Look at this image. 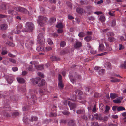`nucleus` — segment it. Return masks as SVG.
I'll return each mask as SVG.
<instances>
[{
  "mask_svg": "<svg viewBox=\"0 0 126 126\" xmlns=\"http://www.w3.org/2000/svg\"><path fill=\"white\" fill-rule=\"evenodd\" d=\"M26 28L23 31H25L26 32H32L34 28V26L33 24L30 22H27L26 24Z\"/></svg>",
  "mask_w": 126,
  "mask_h": 126,
  "instance_id": "nucleus-1",
  "label": "nucleus"
},
{
  "mask_svg": "<svg viewBox=\"0 0 126 126\" xmlns=\"http://www.w3.org/2000/svg\"><path fill=\"white\" fill-rule=\"evenodd\" d=\"M47 18L46 17L40 16L38 17L37 21L40 26H43L44 25V22H47Z\"/></svg>",
  "mask_w": 126,
  "mask_h": 126,
  "instance_id": "nucleus-2",
  "label": "nucleus"
},
{
  "mask_svg": "<svg viewBox=\"0 0 126 126\" xmlns=\"http://www.w3.org/2000/svg\"><path fill=\"white\" fill-rule=\"evenodd\" d=\"M14 9L16 11L25 14H29V13L28 11L24 8L19 7H15Z\"/></svg>",
  "mask_w": 126,
  "mask_h": 126,
  "instance_id": "nucleus-3",
  "label": "nucleus"
},
{
  "mask_svg": "<svg viewBox=\"0 0 126 126\" xmlns=\"http://www.w3.org/2000/svg\"><path fill=\"white\" fill-rule=\"evenodd\" d=\"M67 102L71 109H72L76 108V104L73 103L69 101H67Z\"/></svg>",
  "mask_w": 126,
  "mask_h": 126,
  "instance_id": "nucleus-4",
  "label": "nucleus"
},
{
  "mask_svg": "<svg viewBox=\"0 0 126 126\" xmlns=\"http://www.w3.org/2000/svg\"><path fill=\"white\" fill-rule=\"evenodd\" d=\"M40 79V78L39 77L32 79L31 81L34 85H35L38 83Z\"/></svg>",
  "mask_w": 126,
  "mask_h": 126,
  "instance_id": "nucleus-5",
  "label": "nucleus"
},
{
  "mask_svg": "<svg viewBox=\"0 0 126 126\" xmlns=\"http://www.w3.org/2000/svg\"><path fill=\"white\" fill-rule=\"evenodd\" d=\"M45 80L42 79L40 78V80L39 81L38 84V86H43L45 84Z\"/></svg>",
  "mask_w": 126,
  "mask_h": 126,
  "instance_id": "nucleus-6",
  "label": "nucleus"
},
{
  "mask_svg": "<svg viewBox=\"0 0 126 126\" xmlns=\"http://www.w3.org/2000/svg\"><path fill=\"white\" fill-rule=\"evenodd\" d=\"M82 46L81 42H76L74 45V47L75 48L80 47Z\"/></svg>",
  "mask_w": 126,
  "mask_h": 126,
  "instance_id": "nucleus-7",
  "label": "nucleus"
},
{
  "mask_svg": "<svg viewBox=\"0 0 126 126\" xmlns=\"http://www.w3.org/2000/svg\"><path fill=\"white\" fill-rule=\"evenodd\" d=\"M8 28L7 25L5 24H1L0 26V29L2 30H6Z\"/></svg>",
  "mask_w": 126,
  "mask_h": 126,
  "instance_id": "nucleus-8",
  "label": "nucleus"
},
{
  "mask_svg": "<svg viewBox=\"0 0 126 126\" xmlns=\"http://www.w3.org/2000/svg\"><path fill=\"white\" fill-rule=\"evenodd\" d=\"M17 79L18 82L20 83L23 84L25 82V80L23 78L20 77L17 78Z\"/></svg>",
  "mask_w": 126,
  "mask_h": 126,
  "instance_id": "nucleus-9",
  "label": "nucleus"
},
{
  "mask_svg": "<svg viewBox=\"0 0 126 126\" xmlns=\"http://www.w3.org/2000/svg\"><path fill=\"white\" fill-rule=\"evenodd\" d=\"M35 67L36 69L39 70L42 69L44 68L43 65H35Z\"/></svg>",
  "mask_w": 126,
  "mask_h": 126,
  "instance_id": "nucleus-10",
  "label": "nucleus"
},
{
  "mask_svg": "<svg viewBox=\"0 0 126 126\" xmlns=\"http://www.w3.org/2000/svg\"><path fill=\"white\" fill-rule=\"evenodd\" d=\"M117 96V94H116L111 93L110 94V97L112 99H114Z\"/></svg>",
  "mask_w": 126,
  "mask_h": 126,
  "instance_id": "nucleus-11",
  "label": "nucleus"
},
{
  "mask_svg": "<svg viewBox=\"0 0 126 126\" xmlns=\"http://www.w3.org/2000/svg\"><path fill=\"white\" fill-rule=\"evenodd\" d=\"M23 121L26 124H28L29 123V121L28 118L26 117L25 116L23 118Z\"/></svg>",
  "mask_w": 126,
  "mask_h": 126,
  "instance_id": "nucleus-12",
  "label": "nucleus"
},
{
  "mask_svg": "<svg viewBox=\"0 0 126 126\" xmlns=\"http://www.w3.org/2000/svg\"><path fill=\"white\" fill-rule=\"evenodd\" d=\"M44 39L38 38V43L41 45H43L44 44Z\"/></svg>",
  "mask_w": 126,
  "mask_h": 126,
  "instance_id": "nucleus-13",
  "label": "nucleus"
},
{
  "mask_svg": "<svg viewBox=\"0 0 126 126\" xmlns=\"http://www.w3.org/2000/svg\"><path fill=\"white\" fill-rule=\"evenodd\" d=\"M58 86L60 89H62L64 87V85L62 81H59Z\"/></svg>",
  "mask_w": 126,
  "mask_h": 126,
  "instance_id": "nucleus-14",
  "label": "nucleus"
},
{
  "mask_svg": "<svg viewBox=\"0 0 126 126\" xmlns=\"http://www.w3.org/2000/svg\"><path fill=\"white\" fill-rule=\"evenodd\" d=\"M8 6L7 5L5 4H3L0 6V8L2 10H5L7 9V6Z\"/></svg>",
  "mask_w": 126,
  "mask_h": 126,
  "instance_id": "nucleus-15",
  "label": "nucleus"
},
{
  "mask_svg": "<svg viewBox=\"0 0 126 126\" xmlns=\"http://www.w3.org/2000/svg\"><path fill=\"white\" fill-rule=\"evenodd\" d=\"M105 67H107L108 68L111 69V64L109 62H106L105 65Z\"/></svg>",
  "mask_w": 126,
  "mask_h": 126,
  "instance_id": "nucleus-16",
  "label": "nucleus"
},
{
  "mask_svg": "<svg viewBox=\"0 0 126 126\" xmlns=\"http://www.w3.org/2000/svg\"><path fill=\"white\" fill-rule=\"evenodd\" d=\"M75 125V123L74 121L73 120H70L68 122V125L69 126H74Z\"/></svg>",
  "mask_w": 126,
  "mask_h": 126,
  "instance_id": "nucleus-17",
  "label": "nucleus"
},
{
  "mask_svg": "<svg viewBox=\"0 0 126 126\" xmlns=\"http://www.w3.org/2000/svg\"><path fill=\"white\" fill-rule=\"evenodd\" d=\"M51 60L53 61H58L60 60V59L59 58L56 57L55 56H52L51 57Z\"/></svg>",
  "mask_w": 126,
  "mask_h": 126,
  "instance_id": "nucleus-18",
  "label": "nucleus"
},
{
  "mask_svg": "<svg viewBox=\"0 0 126 126\" xmlns=\"http://www.w3.org/2000/svg\"><path fill=\"white\" fill-rule=\"evenodd\" d=\"M108 41L111 42H113L115 40V38L113 37H110L108 38Z\"/></svg>",
  "mask_w": 126,
  "mask_h": 126,
  "instance_id": "nucleus-19",
  "label": "nucleus"
},
{
  "mask_svg": "<svg viewBox=\"0 0 126 126\" xmlns=\"http://www.w3.org/2000/svg\"><path fill=\"white\" fill-rule=\"evenodd\" d=\"M76 11L77 12L80 14H82L83 12V9L80 8H77L76 9Z\"/></svg>",
  "mask_w": 126,
  "mask_h": 126,
  "instance_id": "nucleus-20",
  "label": "nucleus"
},
{
  "mask_svg": "<svg viewBox=\"0 0 126 126\" xmlns=\"http://www.w3.org/2000/svg\"><path fill=\"white\" fill-rule=\"evenodd\" d=\"M106 50L109 51H110L112 50V48L111 47L109 46V45L108 44L106 43Z\"/></svg>",
  "mask_w": 126,
  "mask_h": 126,
  "instance_id": "nucleus-21",
  "label": "nucleus"
},
{
  "mask_svg": "<svg viewBox=\"0 0 126 126\" xmlns=\"http://www.w3.org/2000/svg\"><path fill=\"white\" fill-rule=\"evenodd\" d=\"M92 39V37L90 36H88L85 37L84 38V40L88 42L90 41Z\"/></svg>",
  "mask_w": 126,
  "mask_h": 126,
  "instance_id": "nucleus-22",
  "label": "nucleus"
},
{
  "mask_svg": "<svg viewBox=\"0 0 126 126\" xmlns=\"http://www.w3.org/2000/svg\"><path fill=\"white\" fill-rule=\"evenodd\" d=\"M99 19L100 21L102 22H104L105 20L104 16L102 15H100Z\"/></svg>",
  "mask_w": 126,
  "mask_h": 126,
  "instance_id": "nucleus-23",
  "label": "nucleus"
},
{
  "mask_svg": "<svg viewBox=\"0 0 126 126\" xmlns=\"http://www.w3.org/2000/svg\"><path fill=\"white\" fill-rule=\"evenodd\" d=\"M69 52V50L68 49L64 50L60 52V54H61L63 55L68 53Z\"/></svg>",
  "mask_w": 126,
  "mask_h": 126,
  "instance_id": "nucleus-24",
  "label": "nucleus"
},
{
  "mask_svg": "<svg viewBox=\"0 0 126 126\" xmlns=\"http://www.w3.org/2000/svg\"><path fill=\"white\" fill-rule=\"evenodd\" d=\"M104 47L103 44H100L99 46V50L100 51H102L104 50Z\"/></svg>",
  "mask_w": 126,
  "mask_h": 126,
  "instance_id": "nucleus-25",
  "label": "nucleus"
},
{
  "mask_svg": "<svg viewBox=\"0 0 126 126\" xmlns=\"http://www.w3.org/2000/svg\"><path fill=\"white\" fill-rule=\"evenodd\" d=\"M100 111L101 112H103L104 109V106L102 104H100L99 105Z\"/></svg>",
  "mask_w": 126,
  "mask_h": 126,
  "instance_id": "nucleus-26",
  "label": "nucleus"
},
{
  "mask_svg": "<svg viewBox=\"0 0 126 126\" xmlns=\"http://www.w3.org/2000/svg\"><path fill=\"white\" fill-rule=\"evenodd\" d=\"M85 35L86 34L85 33L82 32L79 33L78 35L79 37L82 38L84 37Z\"/></svg>",
  "mask_w": 126,
  "mask_h": 126,
  "instance_id": "nucleus-27",
  "label": "nucleus"
},
{
  "mask_svg": "<svg viewBox=\"0 0 126 126\" xmlns=\"http://www.w3.org/2000/svg\"><path fill=\"white\" fill-rule=\"evenodd\" d=\"M117 110L118 111H121L125 110V109L124 107L122 106H119L117 108Z\"/></svg>",
  "mask_w": 126,
  "mask_h": 126,
  "instance_id": "nucleus-28",
  "label": "nucleus"
},
{
  "mask_svg": "<svg viewBox=\"0 0 126 126\" xmlns=\"http://www.w3.org/2000/svg\"><path fill=\"white\" fill-rule=\"evenodd\" d=\"M70 78L71 82L73 83L75 82L76 81V79H75L72 76H70Z\"/></svg>",
  "mask_w": 126,
  "mask_h": 126,
  "instance_id": "nucleus-29",
  "label": "nucleus"
},
{
  "mask_svg": "<svg viewBox=\"0 0 126 126\" xmlns=\"http://www.w3.org/2000/svg\"><path fill=\"white\" fill-rule=\"evenodd\" d=\"M56 27L58 28L61 29L63 27V26L61 23H60L57 24Z\"/></svg>",
  "mask_w": 126,
  "mask_h": 126,
  "instance_id": "nucleus-30",
  "label": "nucleus"
},
{
  "mask_svg": "<svg viewBox=\"0 0 126 126\" xmlns=\"http://www.w3.org/2000/svg\"><path fill=\"white\" fill-rule=\"evenodd\" d=\"M44 33L43 32H42L39 33L38 35V38H39L41 39H44L43 36Z\"/></svg>",
  "mask_w": 126,
  "mask_h": 126,
  "instance_id": "nucleus-31",
  "label": "nucleus"
},
{
  "mask_svg": "<svg viewBox=\"0 0 126 126\" xmlns=\"http://www.w3.org/2000/svg\"><path fill=\"white\" fill-rule=\"evenodd\" d=\"M75 92L76 94H83L82 92L80 90H77L75 91Z\"/></svg>",
  "mask_w": 126,
  "mask_h": 126,
  "instance_id": "nucleus-32",
  "label": "nucleus"
},
{
  "mask_svg": "<svg viewBox=\"0 0 126 126\" xmlns=\"http://www.w3.org/2000/svg\"><path fill=\"white\" fill-rule=\"evenodd\" d=\"M56 21V19L54 17L51 18H50L49 22L51 23H54Z\"/></svg>",
  "mask_w": 126,
  "mask_h": 126,
  "instance_id": "nucleus-33",
  "label": "nucleus"
},
{
  "mask_svg": "<svg viewBox=\"0 0 126 126\" xmlns=\"http://www.w3.org/2000/svg\"><path fill=\"white\" fill-rule=\"evenodd\" d=\"M120 67L124 69H126V60L124 62V64H122L120 65Z\"/></svg>",
  "mask_w": 126,
  "mask_h": 126,
  "instance_id": "nucleus-34",
  "label": "nucleus"
},
{
  "mask_svg": "<svg viewBox=\"0 0 126 126\" xmlns=\"http://www.w3.org/2000/svg\"><path fill=\"white\" fill-rule=\"evenodd\" d=\"M120 80L117 79H113L110 80L111 82H119L120 81Z\"/></svg>",
  "mask_w": 126,
  "mask_h": 126,
  "instance_id": "nucleus-35",
  "label": "nucleus"
},
{
  "mask_svg": "<svg viewBox=\"0 0 126 126\" xmlns=\"http://www.w3.org/2000/svg\"><path fill=\"white\" fill-rule=\"evenodd\" d=\"M38 118L36 117H32L30 119V121H35L37 120Z\"/></svg>",
  "mask_w": 126,
  "mask_h": 126,
  "instance_id": "nucleus-36",
  "label": "nucleus"
},
{
  "mask_svg": "<svg viewBox=\"0 0 126 126\" xmlns=\"http://www.w3.org/2000/svg\"><path fill=\"white\" fill-rule=\"evenodd\" d=\"M107 35L109 37H113L114 35V34L113 32H109L107 33Z\"/></svg>",
  "mask_w": 126,
  "mask_h": 126,
  "instance_id": "nucleus-37",
  "label": "nucleus"
},
{
  "mask_svg": "<svg viewBox=\"0 0 126 126\" xmlns=\"http://www.w3.org/2000/svg\"><path fill=\"white\" fill-rule=\"evenodd\" d=\"M43 49V47L41 46H39L37 48V50L38 51L42 50Z\"/></svg>",
  "mask_w": 126,
  "mask_h": 126,
  "instance_id": "nucleus-38",
  "label": "nucleus"
},
{
  "mask_svg": "<svg viewBox=\"0 0 126 126\" xmlns=\"http://www.w3.org/2000/svg\"><path fill=\"white\" fill-rule=\"evenodd\" d=\"M19 113L17 112H14L13 113L12 116H18Z\"/></svg>",
  "mask_w": 126,
  "mask_h": 126,
  "instance_id": "nucleus-39",
  "label": "nucleus"
},
{
  "mask_svg": "<svg viewBox=\"0 0 126 126\" xmlns=\"http://www.w3.org/2000/svg\"><path fill=\"white\" fill-rule=\"evenodd\" d=\"M6 44L10 46L13 47L14 46V44L11 42L8 41L6 42Z\"/></svg>",
  "mask_w": 126,
  "mask_h": 126,
  "instance_id": "nucleus-40",
  "label": "nucleus"
},
{
  "mask_svg": "<svg viewBox=\"0 0 126 126\" xmlns=\"http://www.w3.org/2000/svg\"><path fill=\"white\" fill-rule=\"evenodd\" d=\"M91 125L94 126H99L98 123L96 122H92L91 123Z\"/></svg>",
  "mask_w": 126,
  "mask_h": 126,
  "instance_id": "nucleus-41",
  "label": "nucleus"
},
{
  "mask_svg": "<svg viewBox=\"0 0 126 126\" xmlns=\"http://www.w3.org/2000/svg\"><path fill=\"white\" fill-rule=\"evenodd\" d=\"M33 66L32 65H30L28 68V69L29 71H34L33 68Z\"/></svg>",
  "mask_w": 126,
  "mask_h": 126,
  "instance_id": "nucleus-42",
  "label": "nucleus"
},
{
  "mask_svg": "<svg viewBox=\"0 0 126 126\" xmlns=\"http://www.w3.org/2000/svg\"><path fill=\"white\" fill-rule=\"evenodd\" d=\"M23 111H26L29 110V106H26L22 108Z\"/></svg>",
  "mask_w": 126,
  "mask_h": 126,
  "instance_id": "nucleus-43",
  "label": "nucleus"
},
{
  "mask_svg": "<svg viewBox=\"0 0 126 126\" xmlns=\"http://www.w3.org/2000/svg\"><path fill=\"white\" fill-rule=\"evenodd\" d=\"M84 111L83 109L79 110H78L76 111V113L77 114H81L83 113Z\"/></svg>",
  "mask_w": 126,
  "mask_h": 126,
  "instance_id": "nucleus-44",
  "label": "nucleus"
},
{
  "mask_svg": "<svg viewBox=\"0 0 126 126\" xmlns=\"http://www.w3.org/2000/svg\"><path fill=\"white\" fill-rule=\"evenodd\" d=\"M62 112L64 115H69L70 114V112L67 111H62Z\"/></svg>",
  "mask_w": 126,
  "mask_h": 126,
  "instance_id": "nucleus-45",
  "label": "nucleus"
},
{
  "mask_svg": "<svg viewBox=\"0 0 126 126\" xmlns=\"http://www.w3.org/2000/svg\"><path fill=\"white\" fill-rule=\"evenodd\" d=\"M65 45L66 43L64 41H62L60 44V46L62 47H64L65 46Z\"/></svg>",
  "mask_w": 126,
  "mask_h": 126,
  "instance_id": "nucleus-46",
  "label": "nucleus"
},
{
  "mask_svg": "<svg viewBox=\"0 0 126 126\" xmlns=\"http://www.w3.org/2000/svg\"><path fill=\"white\" fill-rule=\"evenodd\" d=\"M110 108L109 106L108 105H106L105 107V112H108L110 109Z\"/></svg>",
  "mask_w": 126,
  "mask_h": 126,
  "instance_id": "nucleus-47",
  "label": "nucleus"
},
{
  "mask_svg": "<svg viewBox=\"0 0 126 126\" xmlns=\"http://www.w3.org/2000/svg\"><path fill=\"white\" fill-rule=\"evenodd\" d=\"M111 26L112 27H113L115 26L116 25V21L115 20H113L112 22H111Z\"/></svg>",
  "mask_w": 126,
  "mask_h": 126,
  "instance_id": "nucleus-48",
  "label": "nucleus"
},
{
  "mask_svg": "<svg viewBox=\"0 0 126 126\" xmlns=\"http://www.w3.org/2000/svg\"><path fill=\"white\" fill-rule=\"evenodd\" d=\"M9 60L10 62L14 63L15 64L16 63V61L14 59L10 58L9 59Z\"/></svg>",
  "mask_w": 126,
  "mask_h": 126,
  "instance_id": "nucleus-49",
  "label": "nucleus"
},
{
  "mask_svg": "<svg viewBox=\"0 0 126 126\" xmlns=\"http://www.w3.org/2000/svg\"><path fill=\"white\" fill-rule=\"evenodd\" d=\"M105 70L104 69H101L99 71V73L100 74H103L105 72Z\"/></svg>",
  "mask_w": 126,
  "mask_h": 126,
  "instance_id": "nucleus-50",
  "label": "nucleus"
},
{
  "mask_svg": "<svg viewBox=\"0 0 126 126\" xmlns=\"http://www.w3.org/2000/svg\"><path fill=\"white\" fill-rule=\"evenodd\" d=\"M8 12L9 14L13 15L14 12V10H9L8 11Z\"/></svg>",
  "mask_w": 126,
  "mask_h": 126,
  "instance_id": "nucleus-51",
  "label": "nucleus"
},
{
  "mask_svg": "<svg viewBox=\"0 0 126 126\" xmlns=\"http://www.w3.org/2000/svg\"><path fill=\"white\" fill-rule=\"evenodd\" d=\"M13 32H14L15 34H18L19 33L21 32V31L17 29L16 30H13Z\"/></svg>",
  "mask_w": 126,
  "mask_h": 126,
  "instance_id": "nucleus-52",
  "label": "nucleus"
},
{
  "mask_svg": "<svg viewBox=\"0 0 126 126\" xmlns=\"http://www.w3.org/2000/svg\"><path fill=\"white\" fill-rule=\"evenodd\" d=\"M47 40L48 43L49 44L51 45L52 44L53 42L51 39L50 38H48V39Z\"/></svg>",
  "mask_w": 126,
  "mask_h": 126,
  "instance_id": "nucleus-53",
  "label": "nucleus"
},
{
  "mask_svg": "<svg viewBox=\"0 0 126 126\" xmlns=\"http://www.w3.org/2000/svg\"><path fill=\"white\" fill-rule=\"evenodd\" d=\"M113 102L115 103H120L121 102V101L119 99L114 100L113 101Z\"/></svg>",
  "mask_w": 126,
  "mask_h": 126,
  "instance_id": "nucleus-54",
  "label": "nucleus"
},
{
  "mask_svg": "<svg viewBox=\"0 0 126 126\" xmlns=\"http://www.w3.org/2000/svg\"><path fill=\"white\" fill-rule=\"evenodd\" d=\"M46 49L47 51H48L49 50H52L51 47H47L45 48Z\"/></svg>",
  "mask_w": 126,
  "mask_h": 126,
  "instance_id": "nucleus-55",
  "label": "nucleus"
},
{
  "mask_svg": "<svg viewBox=\"0 0 126 126\" xmlns=\"http://www.w3.org/2000/svg\"><path fill=\"white\" fill-rule=\"evenodd\" d=\"M88 20H89L93 21L95 19V18L93 16H90L88 18Z\"/></svg>",
  "mask_w": 126,
  "mask_h": 126,
  "instance_id": "nucleus-56",
  "label": "nucleus"
},
{
  "mask_svg": "<svg viewBox=\"0 0 126 126\" xmlns=\"http://www.w3.org/2000/svg\"><path fill=\"white\" fill-rule=\"evenodd\" d=\"M94 116H96V117H95L96 119H98V118L100 116H101V114H95L94 115Z\"/></svg>",
  "mask_w": 126,
  "mask_h": 126,
  "instance_id": "nucleus-57",
  "label": "nucleus"
},
{
  "mask_svg": "<svg viewBox=\"0 0 126 126\" xmlns=\"http://www.w3.org/2000/svg\"><path fill=\"white\" fill-rule=\"evenodd\" d=\"M30 63L31 64H37V63L35 61H31L30 62Z\"/></svg>",
  "mask_w": 126,
  "mask_h": 126,
  "instance_id": "nucleus-58",
  "label": "nucleus"
},
{
  "mask_svg": "<svg viewBox=\"0 0 126 126\" xmlns=\"http://www.w3.org/2000/svg\"><path fill=\"white\" fill-rule=\"evenodd\" d=\"M107 52H105L103 53H102L100 54H98L97 55V56H101L103 55L106 54L107 53Z\"/></svg>",
  "mask_w": 126,
  "mask_h": 126,
  "instance_id": "nucleus-59",
  "label": "nucleus"
},
{
  "mask_svg": "<svg viewBox=\"0 0 126 126\" xmlns=\"http://www.w3.org/2000/svg\"><path fill=\"white\" fill-rule=\"evenodd\" d=\"M7 16L6 15L0 14V18H6V17Z\"/></svg>",
  "mask_w": 126,
  "mask_h": 126,
  "instance_id": "nucleus-60",
  "label": "nucleus"
},
{
  "mask_svg": "<svg viewBox=\"0 0 126 126\" xmlns=\"http://www.w3.org/2000/svg\"><path fill=\"white\" fill-rule=\"evenodd\" d=\"M58 78L59 81H62V77L61 75L60 74H59L58 75Z\"/></svg>",
  "mask_w": 126,
  "mask_h": 126,
  "instance_id": "nucleus-61",
  "label": "nucleus"
},
{
  "mask_svg": "<svg viewBox=\"0 0 126 126\" xmlns=\"http://www.w3.org/2000/svg\"><path fill=\"white\" fill-rule=\"evenodd\" d=\"M119 50H121V49H123L124 48V47L123 46V45L122 44H119Z\"/></svg>",
  "mask_w": 126,
  "mask_h": 126,
  "instance_id": "nucleus-62",
  "label": "nucleus"
},
{
  "mask_svg": "<svg viewBox=\"0 0 126 126\" xmlns=\"http://www.w3.org/2000/svg\"><path fill=\"white\" fill-rule=\"evenodd\" d=\"M38 76L41 77H42V78L44 77V76L43 74L41 73L40 72H38Z\"/></svg>",
  "mask_w": 126,
  "mask_h": 126,
  "instance_id": "nucleus-63",
  "label": "nucleus"
},
{
  "mask_svg": "<svg viewBox=\"0 0 126 126\" xmlns=\"http://www.w3.org/2000/svg\"><path fill=\"white\" fill-rule=\"evenodd\" d=\"M3 63L5 65H7L8 64V61L6 60H3L2 61Z\"/></svg>",
  "mask_w": 126,
  "mask_h": 126,
  "instance_id": "nucleus-64",
  "label": "nucleus"
}]
</instances>
